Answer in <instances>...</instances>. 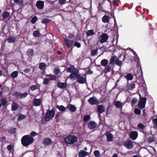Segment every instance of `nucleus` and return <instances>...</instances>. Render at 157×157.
Masks as SVG:
<instances>
[{"mask_svg": "<svg viewBox=\"0 0 157 157\" xmlns=\"http://www.w3.org/2000/svg\"><path fill=\"white\" fill-rule=\"evenodd\" d=\"M34 141L33 138L29 135L24 136L21 139L22 145L25 147H27L31 144Z\"/></svg>", "mask_w": 157, "mask_h": 157, "instance_id": "nucleus-1", "label": "nucleus"}, {"mask_svg": "<svg viewBox=\"0 0 157 157\" xmlns=\"http://www.w3.org/2000/svg\"><path fill=\"white\" fill-rule=\"evenodd\" d=\"M78 139L77 136L74 135H70L66 137L64 140L67 144H72L77 142Z\"/></svg>", "mask_w": 157, "mask_h": 157, "instance_id": "nucleus-2", "label": "nucleus"}, {"mask_svg": "<svg viewBox=\"0 0 157 157\" xmlns=\"http://www.w3.org/2000/svg\"><path fill=\"white\" fill-rule=\"evenodd\" d=\"M55 115V112L53 109L51 110H48L46 113L45 117V119L46 121H49L52 119Z\"/></svg>", "mask_w": 157, "mask_h": 157, "instance_id": "nucleus-3", "label": "nucleus"}, {"mask_svg": "<svg viewBox=\"0 0 157 157\" xmlns=\"http://www.w3.org/2000/svg\"><path fill=\"white\" fill-rule=\"evenodd\" d=\"M108 39V36L106 33H102L98 38V41L101 43L106 42Z\"/></svg>", "mask_w": 157, "mask_h": 157, "instance_id": "nucleus-4", "label": "nucleus"}, {"mask_svg": "<svg viewBox=\"0 0 157 157\" xmlns=\"http://www.w3.org/2000/svg\"><path fill=\"white\" fill-rule=\"evenodd\" d=\"M147 99L145 97H144L140 99L138 103V106L139 108L143 109L145 106Z\"/></svg>", "mask_w": 157, "mask_h": 157, "instance_id": "nucleus-5", "label": "nucleus"}, {"mask_svg": "<svg viewBox=\"0 0 157 157\" xmlns=\"http://www.w3.org/2000/svg\"><path fill=\"white\" fill-rule=\"evenodd\" d=\"M78 70H76L73 73H71L69 76V78L71 79L75 80L77 79L80 74Z\"/></svg>", "mask_w": 157, "mask_h": 157, "instance_id": "nucleus-6", "label": "nucleus"}, {"mask_svg": "<svg viewBox=\"0 0 157 157\" xmlns=\"http://www.w3.org/2000/svg\"><path fill=\"white\" fill-rule=\"evenodd\" d=\"M124 146L128 149H131L133 146V142L131 140L126 141L124 144Z\"/></svg>", "mask_w": 157, "mask_h": 157, "instance_id": "nucleus-7", "label": "nucleus"}, {"mask_svg": "<svg viewBox=\"0 0 157 157\" xmlns=\"http://www.w3.org/2000/svg\"><path fill=\"white\" fill-rule=\"evenodd\" d=\"M84 77L81 76L80 74L77 78V81L80 84H84L86 83V77L84 75Z\"/></svg>", "mask_w": 157, "mask_h": 157, "instance_id": "nucleus-8", "label": "nucleus"}, {"mask_svg": "<svg viewBox=\"0 0 157 157\" xmlns=\"http://www.w3.org/2000/svg\"><path fill=\"white\" fill-rule=\"evenodd\" d=\"M88 102L91 105H96L98 103V101L95 97L90 98L88 101Z\"/></svg>", "mask_w": 157, "mask_h": 157, "instance_id": "nucleus-9", "label": "nucleus"}, {"mask_svg": "<svg viewBox=\"0 0 157 157\" xmlns=\"http://www.w3.org/2000/svg\"><path fill=\"white\" fill-rule=\"evenodd\" d=\"M64 41L65 43V44L68 48H70L72 46L73 43V41L69 40L67 39H64Z\"/></svg>", "mask_w": 157, "mask_h": 157, "instance_id": "nucleus-10", "label": "nucleus"}, {"mask_svg": "<svg viewBox=\"0 0 157 157\" xmlns=\"http://www.w3.org/2000/svg\"><path fill=\"white\" fill-rule=\"evenodd\" d=\"M138 134L135 131H132L130 134V138L133 140H135L137 137Z\"/></svg>", "mask_w": 157, "mask_h": 157, "instance_id": "nucleus-11", "label": "nucleus"}, {"mask_svg": "<svg viewBox=\"0 0 157 157\" xmlns=\"http://www.w3.org/2000/svg\"><path fill=\"white\" fill-rule=\"evenodd\" d=\"M36 6L39 9H42L44 7V3L42 1H39L37 2L36 3Z\"/></svg>", "mask_w": 157, "mask_h": 157, "instance_id": "nucleus-12", "label": "nucleus"}, {"mask_svg": "<svg viewBox=\"0 0 157 157\" xmlns=\"http://www.w3.org/2000/svg\"><path fill=\"white\" fill-rule=\"evenodd\" d=\"M42 101L40 99L35 98L33 101V105L35 106H39L41 105Z\"/></svg>", "mask_w": 157, "mask_h": 157, "instance_id": "nucleus-13", "label": "nucleus"}, {"mask_svg": "<svg viewBox=\"0 0 157 157\" xmlns=\"http://www.w3.org/2000/svg\"><path fill=\"white\" fill-rule=\"evenodd\" d=\"M67 108L71 112H74L76 111V107L71 104H69L67 106Z\"/></svg>", "mask_w": 157, "mask_h": 157, "instance_id": "nucleus-14", "label": "nucleus"}, {"mask_svg": "<svg viewBox=\"0 0 157 157\" xmlns=\"http://www.w3.org/2000/svg\"><path fill=\"white\" fill-rule=\"evenodd\" d=\"M96 124L93 121H90L88 124V128L90 129L95 128L96 127Z\"/></svg>", "mask_w": 157, "mask_h": 157, "instance_id": "nucleus-15", "label": "nucleus"}, {"mask_svg": "<svg viewBox=\"0 0 157 157\" xmlns=\"http://www.w3.org/2000/svg\"><path fill=\"white\" fill-rule=\"evenodd\" d=\"M43 144L45 146H48L52 143L51 140L48 138L44 139L43 142Z\"/></svg>", "mask_w": 157, "mask_h": 157, "instance_id": "nucleus-16", "label": "nucleus"}, {"mask_svg": "<svg viewBox=\"0 0 157 157\" xmlns=\"http://www.w3.org/2000/svg\"><path fill=\"white\" fill-rule=\"evenodd\" d=\"M57 87L61 89H64L67 86L66 83L59 82L57 84Z\"/></svg>", "mask_w": 157, "mask_h": 157, "instance_id": "nucleus-17", "label": "nucleus"}, {"mask_svg": "<svg viewBox=\"0 0 157 157\" xmlns=\"http://www.w3.org/2000/svg\"><path fill=\"white\" fill-rule=\"evenodd\" d=\"M107 140L109 142L111 141L113 138V136L112 134L110 132H108L106 134Z\"/></svg>", "mask_w": 157, "mask_h": 157, "instance_id": "nucleus-18", "label": "nucleus"}, {"mask_svg": "<svg viewBox=\"0 0 157 157\" xmlns=\"http://www.w3.org/2000/svg\"><path fill=\"white\" fill-rule=\"evenodd\" d=\"M89 154V153L86 151H81L79 152L78 154V156L79 157H85L88 155Z\"/></svg>", "mask_w": 157, "mask_h": 157, "instance_id": "nucleus-19", "label": "nucleus"}, {"mask_svg": "<svg viewBox=\"0 0 157 157\" xmlns=\"http://www.w3.org/2000/svg\"><path fill=\"white\" fill-rule=\"evenodd\" d=\"M18 106L17 103L15 102H13L11 105V109L13 111L17 110L18 108Z\"/></svg>", "mask_w": 157, "mask_h": 157, "instance_id": "nucleus-20", "label": "nucleus"}, {"mask_svg": "<svg viewBox=\"0 0 157 157\" xmlns=\"http://www.w3.org/2000/svg\"><path fill=\"white\" fill-rule=\"evenodd\" d=\"M114 105L117 108H121L123 105V104L120 101H116L114 102Z\"/></svg>", "mask_w": 157, "mask_h": 157, "instance_id": "nucleus-21", "label": "nucleus"}, {"mask_svg": "<svg viewBox=\"0 0 157 157\" xmlns=\"http://www.w3.org/2000/svg\"><path fill=\"white\" fill-rule=\"evenodd\" d=\"M109 17L107 15H105L102 18V20L103 22L108 23L109 22Z\"/></svg>", "mask_w": 157, "mask_h": 157, "instance_id": "nucleus-22", "label": "nucleus"}, {"mask_svg": "<svg viewBox=\"0 0 157 157\" xmlns=\"http://www.w3.org/2000/svg\"><path fill=\"white\" fill-rule=\"evenodd\" d=\"M98 110L100 113H101L105 111V108L104 106L102 105L98 106Z\"/></svg>", "mask_w": 157, "mask_h": 157, "instance_id": "nucleus-23", "label": "nucleus"}, {"mask_svg": "<svg viewBox=\"0 0 157 157\" xmlns=\"http://www.w3.org/2000/svg\"><path fill=\"white\" fill-rule=\"evenodd\" d=\"M117 57L116 56H113L110 59V64H113L117 60Z\"/></svg>", "mask_w": 157, "mask_h": 157, "instance_id": "nucleus-24", "label": "nucleus"}, {"mask_svg": "<svg viewBox=\"0 0 157 157\" xmlns=\"http://www.w3.org/2000/svg\"><path fill=\"white\" fill-rule=\"evenodd\" d=\"M56 108L59 110V111H60L61 112H64L65 111L66 109V108L62 105H57Z\"/></svg>", "mask_w": 157, "mask_h": 157, "instance_id": "nucleus-25", "label": "nucleus"}, {"mask_svg": "<svg viewBox=\"0 0 157 157\" xmlns=\"http://www.w3.org/2000/svg\"><path fill=\"white\" fill-rule=\"evenodd\" d=\"M46 76L48 77L49 80H55L56 79V76L51 74L47 75H46Z\"/></svg>", "mask_w": 157, "mask_h": 157, "instance_id": "nucleus-26", "label": "nucleus"}, {"mask_svg": "<svg viewBox=\"0 0 157 157\" xmlns=\"http://www.w3.org/2000/svg\"><path fill=\"white\" fill-rule=\"evenodd\" d=\"M108 61L107 60L104 59L101 61V64L102 66L105 67L108 64Z\"/></svg>", "mask_w": 157, "mask_h": 157, "instance_id": "nucleus-27", "label": "nucleus"}, {"mask_svg": "<svg viewBox=\"0 0 157 157\" xmlns=\"http://www.w3.org/2000/svg\"><path fill=\"white\" fill-rule=\"evenodd\" d=\"M46 66V64L44 63H41L39 65V68L41 70H44L45 69Z\"/></svg>", "mask_w": 157, "mask_h": 157, "instance_id": "nucleus-28", "label": "nucleus"}, {"mask_svg": "<svg viewBox=\"0 0 157 157\" xmlns=\"http://www.w3.org/2000/svg\"><path fill=\"white\" fill-rule=\"evenodd\" d=\"M105 67L103 70V71L105 73L110 72L111 70V68L109 65L105 66Z\"/></svg>", "mask_w": 157, "mask_h": 157, "instance_id": "nucleus-29", "label": "nucleus"}, {"mask_svg": "<svg viewBox=\"0 0 157 157\" xmlns=\"http://www.w3.org/2000/svg\"><path fill=\"white\" fill-rule=\"evenodd\" d=\"M94 31L93 29L89 30L86 33V35L87 36H92L94 35Z\"/></svg>", "mask_w": 157, "mask_h": 157, "instance_id": "nucleus-30", "label": "nucleus"}, {"mask_svg": "<svg viewBox=\"0 0 157 157\" xmlns=\"http://www.w3.org/2000/svg\"><path fill=\"white\" fill-rule=\"evenodd\" d=\"M75 67L73 66H71L69 67L68 68L67 70L66 71L69 73H71L73 71H75Z\"/></svg>", "mask_w": 157, "mask_h": 157, "instance_id": "nucleus-31", "label": "nucleus"}, {"mask_svg": "<svg viewBox=\"0 0 157 157\" xmlns=\"http://www.w3.org/2000/svg\"><path fill=\"white\" fill-rule=\"evenodd\" d=\"M26 116L22 114H20L18 115V121H20L24 119Z\"/></svg>", "mask_w": 157, "mask_h": 157, "instance_id": "nucleus-32", "label": "nucleus"}, {"mask_svg": "<svg viewBox=\"0 0 157 157\" xmlns=\"http://www.w3.org/2000/svg\"><path fill=\"white\" fill-rule=\"evenodd\" d=\"M13 1L15 3L21 6H22L23 5V0H13Z\"/></svg>", "mask_w": 157, "mask_h": 157, "instance_id": "nucleus-33", "label": "nucleus"}, {"mask_svg": "<svg viewBox=\"0 0 157 157\" xmlns=\"http://www.w3.org/2000/svg\"><path fill=\"white\" fill-rule=\"evenodd\" d=\"M125 78L128 80H131L133 78V75L131 74H129L125 76Z\"/></svg>", "mask_w": 157, "mask_h": 157, "instance_id": "nucleus-34", "label": "nucleus"}, {"mask_svg": "<svg viewBox=\"0 0 157 157\" xmlns=\"http://www.w3.org/2000/svg\"><path fill=\"white\" fill-rule=\"evenodd\" d=\"M27 54L28 56H31L33 55V50L31 49H29L27 52Z\"/></svg>", "mask_w": 157, "mask_h": 157, "instance_id": "nucleus-35", "label": "nucleus"}, {"mask_svg": "<svg viewBox=\"0 0 157 157\" xmlns=\"http://www.w3.org/2000/svg\"><path fill=\"white\" fill-rule=\"evenodd\" d=\"M1 104L3 106H5L7 104V100L5 98H2L0 101Z\"/></svg>", "mask_w": 157, "mask_h": 157, "instance_id": "nucleus-36", "label": "nucleus"}, {"mask_svg": "<svg viewBox=\"0 0 157 157\" xmlns=\"http://www.w3.org/2000/svg\"><path fill=\"white\" fill-rule=\"evenodd\" d=\"M18 75V72L17 71H15L13 72L11 74L10 76L12 78H15Z\"/></svg>", "mask_w": 157, "mask_h": 157, "instance_id": "nucleus-37", "label": "nucleus"}, {"mask_svg": "<svg viewBox=\"0 0 157 157\" xmlns=\"http://www.w3.org/2000/svg\"><path fill=\"white\" fill-rule=\"evenodd\" d=\"M40 34V32L38 30L34 31L33 33V35L35 37H38Z\"/></svg>", "mask_w": 157, "mask_h": 157, "instance_id": "nucleus-38", "label": "nucleus"}, {"mask_svg": "<svg viewBox=\"0 0 157 157\" xmlns=\"http://www.w3.org/2000/svg\"><path fill=\"white\" fill-rule=\"evenodd\" d=\"M10 13L7 11L4 12L2 14L3 17L5 18H7L10 16Z\"/></svg>", "mask_w": 157, "mask_h": 157, "instance_id": "nucleus-39", "label": "nucleus"}, {"mask_svg": "<svg viewBox=\"0 0 157 157\" xmlns=\"http://www.w3.org/2000/svg\"><path fill=\"white\" fill-rule=\"evenodd\" d=\"M16 39V38L14 36H10L8 39V40L10 43H12L14 42Z\"/></svg>", "mask_w": 157, "mask_h": 157, "instance_id": "nucleus-40", "label": "nucleus"}, {"mask_svg": "<svg viewBox=\"0 0 157 157\" xmlns=\"http://www.w3.org/2000/svg\"><path fill=\"white\" fill-rule=\"evenodd\" d=\"M137 99L136 98H133L131 101L132 106V107H133L134 105L136 104L137 102Z\"/></svg>", "mask_w": 157, "mask_h": 157, "instance_id": "nucleus-41", "label": "nucleus"}, {"mask_svg": "<svg viewBox=\"0 0 157 157\" xmlns=\"http://www.w3.org/2000/svg\"><path fill=\"white\" fill-rule=\"evenodd\" d=\"M60 72V69L58 67L55 68L54 69V74L55 75H57Z\"/></svg>", "mask_w": 157, "mask_h": 157, "instance_id": "nucleus-42", "label": "nucleus"}, {"mask_svg": "<svg viewBox=\"0 0 157 157\" xmlns=\"http://www.w3.org/2000/svg\"><path fill=\"white\" fill-rule=\"evenodd\" d=\"M116 65H117V66L121 67L122 64V62L119 59H118L117 60L116 62Z\"/></svg>", "mask_w": 157, "mask_h": 157, "instance_id": "nucleus-43", "label": "nucleus"}, {"mask_svg": "<svg viewBox=\"0 0 157 157\" xmlns=\"http://www.w3.org/2000/svg\"><path fill=\"white\" fill-rule=\"evenodd\" d=\"M90 119V116L89 115H86L84 116L83 121L85 122H86Z\"/></svg>", "mask_w": 157, "mask_h": 157, "instance_id": "nucleus-44", "label": "nucleus"}, {"mask_svg": "<svg viewBox=\"0 0 157 157\" xmlns=\"http://www.w3.org/2000/svg\"><path fill=\"white\" fill-rule=\"evenodd\" d=\"M28 94V93L26 92L24 93L23 94H21L20 98H24L26 97Z\"/></svg>", "mask_w": 157, "mask_h": 157, "instance_id": "nucleus-45", "label": "nucleus"}, {"mask_svg": "<svg viewBox=\"0 0 157 157\" xmlns=\"http://www.w3.org/2000/svg\"><path fill=\"white\" fill-rule=\"evenodd\" d=\"M37 20V18L36 16L33 17L31 20V22L32 24H34L36 23Z\"/></svg>", "mask_w": 157, "mask_h": 157, "instance_id": "nucleus-46", "label": "nucleus"}, {"mask_svg": "<svg viewBox=\"0 0 157 157\" xmlns=\"http://www.w3.org/2000/svg\"><path fill=\"white\" fill-rule=\"evenodd\" d=\"M135 88V84L134 83H131L129 85L128 87V89L129 90H132Z\"/></svg>", "mask_w": 157, "mask_h": 157, "instance_id": "nucleus-47", "label": "nucleus"}, {"mask_svg": "<svg viewBox=\"0 0 157 157\" xmlns=\"http://www.w3.org/2000/svg\"><path fill=\"white\" fill-rule=\"evenodd\" d=\"M137 127L142 130H143L145 128V126L141 123H139L137 125Z\"/></svg>", "mask_w": 157, "mask_h": 157, "instance_id": "nucleus-48", "label": "nucleus"}, {"mask_svg": "<svg viewBox=\"0 0 157 157\" xmlns=\"http://www.w3.org/2000/svg\"><path fill=\"white\" fill-rule=\"evenodd\" d=\"M50 21V20L48 18L43 19L42 21V23L46 24Z\"/></svg>", "mask_w": 157, "mask_h": 157, "instance_id": "nucleus-49", "label": "nucleus"}, {"mask_svg": "<svg viewBox=\"0 0 157 157\" xmlns=\"http://www.w3.org/2000/svg\"><path fill=\"white\" fill-rule=\"evenodd\" d=\"M49 82V80L48 78H45L44 79L43 83L44 84L47 85Z\"/></svg>", "mask_w": 157, "mask_h": 157, "instance_id": "nucleus-50", "label": "nucleus"}, {"mask_svg": "<svg viewBox=\"0 0 157 157\" xmlns=\"http://www.w3.org/2000/svg\"><path fill=\"white\" fill-rule=\"evenodd\" d=\"M134 112L136 114L139 115L141 113V110L137 108L135 109Z\"/></svg>", "mask_w": 157, "mask_h": 157, "instance_id": "nucleus-51", "label": "nucleus"}, {"mask_svg": "<svg viewBox=\"0 0 157 157\" xmlns=\"http://www.w3.org/2000/svg\"><path fill=\"white\" fill-rule=\"evenodd\" d=\"M30 89L32 91H34L38 89V86L36 85H33L31 86Z\"/></svg>", "mask_w": 157, "mask_h": 157, "instance_id": "nucleus-52", "label": "nucleus"}, {"mask_svg": "<svg viewBox=\"0 0 157 157\" xmlns=\"http://www.w3.org/2000/svg\"><path fill=\"white\" fill-rule=\"evenodd\" d=\"M135 60L137 62V64L139 65L140 62V60L139 57L137 55L135 56Z\"/></svg>", "mask_w": 157, "mask_h": 157, "instance_id": "nucleus-53", "label": "nucleus"}, {"mask_svg": "<svg viewBox=\"0 0 157 157\" xmlns=\"http://www.w3.org/2000/svg\"><path fill=\"white\" fill-rule=\"evenodd\" d=\"M94 153L96 157H99L100 156V152L99 151H94Z\"/></svg>", "mask_w": 157, "mask_h": 157, "instance_id": "nucleus-54", "label": "nucleus"}, {"mask_svg": "<svg viewBox=\"0 0 157 157\" xmlns=\"http://www.w3.org/2000/svg\"><path fill=\"white\" fill-rule=\"evenodd\" d=\"M13 146L12 145H9L7 147V149L10 151L11 152L13 150Z\"/></svg>", "mask_w": 157, "mask_h": 157, "instance_id": "nucleus-55", "label": "nucleus"}, {"mask_svg": "<svg viewBox=\"0 0 157 157\" xmlns=\"http://www.w3.org/2000/svg\"><path fill=\"white\" fill-rule=\"evenodd\" d=\"M153 123L154 125L156 126L157 128V118L156 119H152Z\"/></svg>", "mask_w": 157, "mask_h": 157, "instance_id": "nucleus-56", "label": "nucleus"}, {"mask_svg": "<svg viewBox=\"0 0 157 157\" xmlns=\"http://www.w3.org/2000/svg\"><path fill=\"white\" fill-rule=\"evenodd\" d=\"M59 3L61 5H63L66 3V0H58Z\"/></svg>", "mask_w": 157, "mask_h": 157, "instance_id": "nucleus-57", "label": "nucleus"}, {"mask_svg": "<svg viewBox=\"0 0 157 157\" xmlns=\"http://www.w3.org/2000/svg\"><path fill=\"white\" fill-rule=\"evenodd\" d=\"M30 134L32 136H35L37 135V133L34 131H32L30 133Z\"/></svg>", "mask_w": 157, "mask_h": 157, "instance_id": "nucleus-58", "label": "nucleus"}, {"mask_svg": "<svg viewBox=\"0 0 157 157\" xmlns=\"http://www.w3.org/2000/svg\"><path fill=\"white\" fill-rule=\"evenodd\" d=\"M21 93L19 92H16L14 93V96L17 98H20Z\"/></svg>", "mask_w": 157, "mask_h": 157, "instance_id": "nucleus-59", "label": "nucleus"}, {"mask_svg": "<svg viewBox=\"0 0 157 157\" xmlns=\"http://www.w3.org/2000/svg\"><path fill=\"white\" fill-rule=\"evenodd\" d=\"M97 53V50H93L91 52V55L92 56H94Z\"/></svg>", "mask_w": 157, "mask_h": 157, "instance_id": "nucleus-60", "label": "nucleus"}, {"mask_svg": "<svg viewBox=\"0 0 157 157\" xmlns=\"http://www.w3.org/2000/svg\"><path fill=\"white\" fill-rule=\"evenodd\" d=\"M3 90L4 92L8 91L9 90V88L6 86H4L3 87Z\"/></svg>", "mask_w": 157, "mask_h": 157, "instance_id": "nucleus-61", "label": "nucleus"}, {"mask_svg": "<svg viewBox=\"0 0 157 157\" xmlns=\"http://www.w3.org/2000/svg\"><path fill=\"white\" fill-rule=\"evenodd\" d=\"M154 140V138L152 137L148 138V142H151Z\"/></svg>", "mask_w": 157, "mask_h": 157, "instance_id": "nucleus-62", "label": "nucleus"}, {"mask_svg": "<svg viewBox=\"0 0 157 157\" xmlns=\"http://www.w3.org/2000/svg\"><path fill=\"white\" fill-rule=\"evenodd\" d=\"M74 45L76 47H77V48H79L81 47V44L80 43H78V42H75L74 44Z\"/></svg>", "mask_w": 157, "mask_h": 157, "instance_id": "nucleus-63", "label": "nucleus"}, {"mask_svg": "<svg viewBox=\"0 0 157 157\" xmlns=\"http://www.w3.org/2000/svg\"><path fill=\"white\" fill-rule=\"evenodd\" d=\"M75 36V35L73 33L69 34V35L68 36V38L71 39L74 37Z\"/></svg>", "mask_w": 157, "mask_h": 157, "instance_id": "nucleus-64", "label": "nucleus"}]
</instances>
